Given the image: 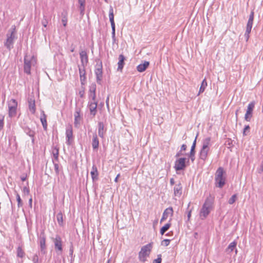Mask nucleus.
I'll use <instances>...</instances> for the list:
<instances>
[{"label":"nucleus","instance_id":"obj_1","mask_svg":"<svg viewBox=\"0 0 263 263\" xmlns=\"http://www.w3.org/2000/svg\"><path fill=\"white\" fill-rule=\"evenodd\" d=\"M15 34V26H12L7 34V39L6 42L4 43V45L9 50L13 48L14 41L17 38Z\"/></svg>","mask_w":263,"mask_h":263},{"label":"nucleus","instance_id":"obj_2","mask_svg":"<svg viewBox=\"0 0 263 263\" xmlns=\"http://www.w3.org/2000/svg\"><path fill=\"white\" fill-rule=\"evenodd\" d=\"M213 199L211 197H208L200 210V216L202 219L205 218L209 214L212 209Z\"/></svg>","mask_w":263,"mask_h":263},{"label":"nucleus","instance_id":"obj_3","mask_svg":"<svg viewBox=\"0 0 263 263\" xmlns=\"http://www.w3.org/2000/svg\"><path fill=\"white\" fill-rule=\"evenodd\" d=\"M225 172L222 167H219L215 173V182L216 186L222 188L226 183V178L223 176Z\"/></svg>","mask_w":263,"mask_h":263},{"label":"nucleus","instance_id":"obj_4","mask_svg":"<svg viewBox=\"0 0 263 263\" xmlns=\"http://www.w3.org/2000/svg\"><path fill=\"white\" fill-rule=\"evenodd\" d=\"M153 248V243L143 246L139 253V259L140 261L144 262L146 260V257L149 256Z\"/></svg>","mask_w":263,"mask_h":263},{"label":"nucleus","instance_id":"obj_5","mask_svg":"<svg viewBox=\"0 0 263 263\" xmlns=\"http://www.w3.org/2000/svg\"><path fill=\"white\" fill-rule=\"evenodd\" d=\"M254 16V13L253 10H252L249 15V18L247 24L246 32L244 35L246 41H248L249 39V34L251 32L252 28Z\"/></svg>","mask_w":263,"mask_h":263},{"label":"nucleus","instance_id":"obj_6","mask_svg":"<svg viewBox=\"0 0 263 263\" xmlns=\"http://www.w3.org/2000/svg\"><path fill=\"white\" fill-rule=\"evenodd\" d=\"M9 116L11 118L16 116L17 102L16 100L12 99L8 102Z\"/></svg>","mask_w":263,"mask_h":263},{"label":"nucleus","instance_id":"obj_7","mask_svg":"<svg viewBox=\"0 0 263 263\" xmlns=\"http://www.w3.org/2000/svg\"><path fill=\"white\" fill-rule=\"evenodd\" d=\"M54 245V248L56 252L58 254H61L63 251L62 241L60 236L57 235L55 238H52Z\"/></svg>","mask_w":263,"mask_h":263},{"label":"nucleus","instance_id":"obj_8","mask_svg":"<svg viewBox=\"0 0 263 263\" xmlns=\"http://www.w3.org/2000/svg\"><path fill=\"white\" fill-rule=\"evenodd\" d=\"M109 18L111 26V35L114 40H115V23L114 21V10L111 6H110L109 11Z\"/></svg>","mask_w":263,"mask_h":263},{"label":"nucleus","instance_id":"obj_9","mask_svg":"<svg viewBox=\"0 0 263 263\" xmlns=\"http://www.w3.org/2000/svg\"><path fill=\"white\" fill-rule=\"evenodd\" d=\"M186 158H180L177 159L175 162L174 168L176 171L183 170L186 167Z\"/></svg>","mask_w":263,"mask_h":263},{"label":"nucleus","instance_id":"obj_10","mask_svg":"<svg viewBox=\"0 0 263 263\" xmlns=\"http://www.w3.org/2000/svg\"><path fill=\"white\" fill-rule=\"evenodd\" d=\"M255 107V102H250L247 107V111L245 116V119L247 121H250L252 117L253 110Z\"/></svg>","mask_w":263,"mask_h":263},{"label":"nucleus","instance_id":"obj_11","mask_svg":"<svg viewBox=\"0 0 263 263\" xmlns=\"http://www.w3.org/2000/svg\"><path fill=\"white\" fill-rule=\"evenodd\" d=\"M95 74L97 83L101 84L102 79V64L101 62H100V64L97 63L96 65Z\"/></svg>","mask_w":263,"mask_h":263},{"label":"nucleus","instance_id":"obj_12","mask_svg":"<svg viewBox=\"0 0 263 263\" xmlns=\"http://www.w3.org/2000/svg\"><path fill=\"white\" fill-rule=\"evenodd\" d=\"M33 60V57H31V58H28V57L26 55L24 58V71L27 74L30 73V68L32 64V62Z\"/></svg>","mask_w":263,"mask_h":263},{"label":"nucleus","instance_id":"obj_13","mask_svg":"<svg viewBox=\"0 0 263 263\" xmlns=\"http://www.w3.org/2000/svg\"><path fill=\"white\" fill-rule=\"evenodd\" d=\"M80 57L82 66L85 67L88 62V57L85 50H82L80 52Z\"/></svg>","mask_w":263,"mask_h":263},{"label":"nucleus","instance_id":"obj_14","mask_svg":"<svg viewBox=\"0 0 263 263\" xmlns=\"http://www.w3.org/2000/svg\"><path fill=\"white\" fill-rule=\"evenodd\" d=\"M81 108L78 107H76L75 112L74 114V124L76 127H78L79 125L80 124V121L81 120Z\"/></svg>","mask_w":263,"mask_h":263},{"label":"nucleus","instance_id":"obj_15","mask_svg":"<svg viewBox=\"0 0 263 263\" xmlns=\"http://www.w3.org/2000/svg\"><path fill=\"white\" fill-rule=\"evenodd\" d=\"M66 143L68 145H70L71 144L70 140L73 137L72 127L71 125H69L66 128Z\"/></svg>","mask_w":263,"mask_h":263},{"label":"nucleus","instance_id":"obj_16","mask_svg":"<svg viewBox=\"0 0 263 263\" xmlns=\"http://www.w3.org/2000/svg\"><path fill=\"white\" fill-rule=\"evenodd\" d=\"M173 209L172 207H169L166 209L163 212L162 217L160 220V222H162V221L166 220L168 216L170 215L171 216H173Z\"/></svg>","mask_w":263,"mask_h":263},{"label":"nucleus","instance_id":"obj_17","mask_svg":"<svg viewBox=\"0 0 263 263\" xmlns=\"http://www.w3.org/2000/svg\"><path fill=\"white\" fill-rule=\"evenodd\" d=\"M182 186L180 182L176 184L174 187V194L175 196L180 197L182 195Z\"/></svg>","mask_w":263,"mask_h":263},{"label":"nucleus","instance_id":"obj_18","mask_svg":"<svg viewBox=\"0 0 263 263\" xmlns=\"http://www.w3.org/2000/svg\"><path fill=\"white\" fill-rule=\"evenodd\" d=\"M88 107L90 112V114L95 116L97 113V102L90 101L88 103Z\"/></svg>","mask_w":263,"mask_h":263},{"label":"nucleus","instance_id":"obj_19","mask_svg":"<svg viewBox=\"0 0 263 263\" xmlns=\"http://www.w3.org/2000/svg\"><path fill=\"white\" fill-rule=\"evenodd\" d=\"M125 57L122 54H121L119 55L118 60L119 61L118 62V71H122L124 65L125 64L124 61L125 60Z\"/></svg>","mask_w":263,"mask_h":263},{"label":"nucleus","instance_id":"obj_20","mask_svg":"<svg viewBox=\"0 0 263 263\" xmlns=\"http://www.w3.org/2000/svg\"><path fill=\"white\" fill-rule=\"evenodd\" d=\"M79 74L80 77V81L82 85H84L86 81V72L85 67H80L79 68Z\"/></svg>","mask_w":263,"mask_h":263},{"label":"nucleus","instance_id":"obj_21","mask_svg":"<svg viewBox=\"0 0 263 263\" xmlns=\"http://www.w3.org/2000/svg\"><path fill=\"white\" fill-rule=\"evenodd\" d=\"M99 141L96 133L93 134L92 140V146L94 150L98 149Z\"/></svg>","mask_w":263,"mask_h":263},{"label":"nucleus","instance_id":"obj_22","mask_svg":"<svg viewBox=\"0 0 263 263\" xmlns=\"http://www.w3.org/2000/svg\"><path fill=\"white\" fill-rule=\"evenodd\" d=\"M90 175L93 181L98 179L99 173L98 172L97 167L95 165H92V170L90 172Z\"/></svg>","mask_w":263,"mask_h":263},{"label":"nucleus","instance_id":"obj_23","mask_svg":"<svg viewBox=\"0 0 263 263\" xmlns=\"http://www.w3.org/2000/svg\"><path fill=\"white\" fill-rule=\"evenodd\" d=\"M209 149H210L209 148L202 147V148L201 149L200 152V156H199L200 158L201 159H202L203 160H206Z\"/></svg>","mask_w":263,"mask_h":263},{"label":"nucleus","instance_id":"obj_24","mask_svg":"<svg viewBox=\"0 0 263 263\" xmlns=\"http://www.w3.org/2000/svg\"><path fill=\"white\" fill-rule=\"evenodd\" d=\"M149 65V62L144 61V63L139 64L137 67V70L140 72H143L147 69V68L148 67Z\"/></svg>","mask_w":263,"mask_h":263},{"label":"nucleus","instance_id":"obj_25","mask_svg":"<svg viewBox=\"0 0 263 263\" xmlns=\"http://www.w3.org/2000/svg\"><path fill=\"white\" fill-rule=\"evenodd\" d=\"M104 134V125L103 122H99L98 123V135L101 137L103 138Z\"/></svg>","mask_w":263,"mask_h":263},{"label":"nucleus","instance_id":"obj_26","mask_svg":"<svg viewBox=\"0 0 263 263\" xmlns=\"http://www.w3.org/2000/svg\"><path fill=\"white\" fill-rule=\"evenodd\" d=\"M24 131H25V133L27 135H28L29 136H30V137L32 138V143H34V136L35 135V132L34 130L31 129L29 127L25 128L24 129Z\"/></svg>","mask_w":263,"mask_h":263},{"label":"nucleus","instance_id":"obj_27","mask_svg":"<svg viewBox=\"0 0 263 263\" xmlns=\"http://www.w3.org/2000/svg\"><path fill=\"white\" fill-rule=\"evenodd\" d=\"M29 108L32 114H34L35 111V105L34 100L30 99L28 100Z\"/></svg>","mask_w":263,"mask_h":263},{"label":"nucleus","instance_id":"obj_28","mask_svg":"<svg viewBox=\"0 0 263 263\" xmlns=\"http://www.w3.org/2000/svg\"><path fill=\"white\" fill-rule=\"evenodd\" d=\"M237 245V242L235 241H234L230 243L228 247V248L226 249V252H228V253H230L232 252L234 249L236 248Z\"/></svg>","mask_w":263,"mask_h":263},{"label":"nucleus","instance_id":"obj_29","mask_svg":"<svg viewBox=\"0 0 263 263\" xmlns=\"http://www.w3.org/2000/svg\"><path fill=\"white\" fill-rule=\"evenodd\" d=\"M78 3L80 5L79 9L80 13L81 14L83 15L85 8V0H78Z\"/></svg>","mask_w":263,"mask_h":263},{"label":"nucleus","instance_id":"obj_30","mask_svg":"<svg viewBox=\"0 0 263 263\" xmlns=\"http://www.w3.org/2000/svg\"><path fill=\"white\" fill-rule=\"evenodd\" d=\"M41 121L42 122L43 128L44 130L47 129V123L46 119V115L44 113H43V116L41 117Z\"/></svg>","mask_w":263,"mask_h":263},{"label":"nucleus","instance_id":"obj_31","mask_svg":"<svg viewBox=\"0 0 263 263\" xmlns=\"http://www.w3.org/2000/svg\"><path fill=\"white\" fill-rule=\"evenodd\" d=\"M171 226V223L168 222L165 224L163 227H162L160 229V234L161 235H163L170 228Z\"/></svg>","mask_w":263,"mask_h":263},{"label":"nucleus","instance_id":"obj_32","mask_svg":"<svg viewBox=\"0 0 263 263\" xmlns=\"http://www.w3.org/2000/svg\"><path fill=\"white\" fill-rule=\"evenodd\" d=\"M206 86H207V82H206V79H204L201 83V86H200V87L199 89V93H202L204 91Z\"/></svg>","mask_w":263,"mask_h":263},{"label":"nucleus","instance_id":"obj_33","mask_svg":"<svg viewBox=\"0 0 263 263\" xmlns=\"http://www.w3.org/2000/svg\"><path fill=\"white\" fill-rule=\"evenodd\" d=\"M59 148L55 147L53 148L52 149V154H53V156L55 159V160H56L57 161H58L59 160Z\"/></svg>","mask_w":263,"mask_h":263},{"label":"nucleus","instance_id":"obj_34","mask_svg":"<svg viewBox=\"0 0 263 263\" xmlns=\"http://www.w3.org/2000/svg\"><path fill=\"white\" fill-rule=\"evenodd\" d=\"M57 219L59 225L62 226L63 221V217L61 212H60L57 214Z\"/></svg>","mask_w":263,"mask_h":263},{"label":"nucleus","instance_id":"obj_35","mask_svg":"<svg viewBox=\"0 0 263 263\" xmlns=\"http://www.w3.org/2000/svg\"><path fill=\"white\" fill-rule=\"evenodd\" d=\"M40 243L42 250L45 249L46 248V239L44 237L40 238Z\"/></svg>","mask_w":263,"mask_h":263},{"label":"nucleus","instance_id":"obj_36","mask_svg":"<svg viewBox=\"0 0 263 263\" xmlns=\"http://www.w3.org/2000/svg\"><path fill=\"white\" fill-rule=\"evenodd\" d=\"M25 253L21 247H18L17 249V256L19 257L23 258L24 256Z\"/></svg>","mask_w":263,"mask_h":263},{"label":"nucleus","instance_id":"obj_37","mask_svg":"<svg viewBox=\"0 0 263 263\" xmlns=\"http://www.w3.org/2000/svg\"><path fill=\"white\" fill-rule=\"evenodd\" d=\"M210 141H211V138L210 137L206 138L203 140L202 147H206V148H209V146L210 145Z\"/></svg>","mask_w":263,"mask_h":263},{"label":"nucleus","instance_id":"obj_38","mask_svg":"<svg viewBox=\"0 0 263 263\" xmlns=\"http://www.w3.org/2000/svg\"><path fill=\"white\" fill-rule=\"evenodd\" d=\"M236 198H237V195L236 194H234L233 195L229 200L228 201V203L230 204H233L236 200Z\"/></svg>","mask_w":263,"mask_h":263},{"label":"nucleus","instance_id":"obj_39","mask_svg":"<svg viewBox=\"0 0 263 263\" xmlns=\"http://www.w3.org/2000/svg\"><path fill=\"white\" fill-rule=\"evenodd\" d=\"M16 200L17 201L18 206V207L22 206L23 205V203H22V200L21 199L20 196L18 193H16Z\"/></svg>","mask_w":263,"mask_h":263},{"label":"nucleus","instance_id":"obj_40","mask_svg":"<svg viewBox=\"0 0 263 263\" xmlns=\"http://www.w3.org/2000/svg\"><path fill=\"white\" fill-rule=\"evenodd\" d=\"M4 116L2 115H0V130H1L4 127Z\"/></svg>","mask_w":263,"mask_h":263},{"label":"nucleus","instance_id":"obj_41","mask_svg":"<svg viewBox=\"0 0 263 263\" xmlns=\"http://www.w3.org/2000/svg\"><path fill=\"white\" fill-rule=\"evenodd\" d=\"M190 158L192 162H193L195 159V153H191L186 154Z\"/></svg>","mask_w":263,"mask_h":263},{"label":"nucleus","instance_id":"obj_42","mask_svg":"<svg viewBox=\"0 0 263 263\" xmlns=\"http://www.w3.org/2000/svg\"><path fill=\"white\" fill-rule=\"evenodd\" d=\"M96 85L95 84H92L90 86L89 92L90 93H96Z\"/></svg>","mask_w":263,"mask_h":263},{"label":"nucleus","instance_id":"obj_43","mask_svg":"<svg viewBox=\"0 0 263 263\" xmlns=\"http://www.w3.org/2000/svg\"><path fill=\"white\" fill-rule=\"evenodd\" d=\"M23 192L25 195H28L30 193V190L28 187L24 186L23 189Z\"/></svg>","mask_w":263,"mask_h":263},{"label":"nucleus","instance_id":"obj_44","mask_svg":"<svg viewBox=\"0 0 263 263\" xmlns=\"http://www.w3.org/2000/svg\"><path fill=\"white\" fill-rule=\"evenodd\" d=\"M161 261H162L161 255V254H159V255H158V258L157 259H154L153 260V263H161Z\"/></svg>","mask_w":263,"mask_h":263},{"label":"nucleus","instance_id":"obj_45","mask_svg":"<svg viewBox=\"0 0 263 263\" xmlns=\"http://www.w3.org/2000/svg\"><path fill=\"white\" fill-rule=\"evenodd\" d=\"M53 163L54 164V170H55V173L57 175H58L59 174V165L58 163H55L53 161Z\"/></svg>","mask_w":263,"mask_h":263},{"label":"nucleus","instance_id":"obj_46","mask_svg":"<svg viewBox=\"0 0 263 263\" xmlns=\"http://www.w3.org/2000/svg\"><path fill=\"white\" fill-rule=\"evenodd\" d=\"M48 24L47 18L46 16H44L43 20L42 21V24L44 27H46Z\"/></svg>","mask_w":263,"mask_h":263},{"label":"nucleus","instance_id":"obj_47","mask_svg":"<svg viewBox=\"0 0 263 263\" xmlns=\"http://www.w3.org/2000/svg\"><path fill=\"white\" fill-rule=\"evenodd\" d=\"M170 239H164L162 242H161V245H163L164 246H168V245L170 244Z\"/></svg>","mask_w":263,"mask_h":263},{"label":"nucleus","instance_id":"obj_48","mask_svg":"<svg viewBox=\"0 0 263 263\" xmlns=\"http://www.w3.org/2000/svg\"><path fill=\"white\" fill-rule=\"evenodd\" d=\"M32 261L33 263H39V257L37 254L33 255L32 257Z\"/></svg>","mask_w":263,"mask_h":263},{"label":"nucleus","instance_id":"obj_49","mask_svg":"<svg viewBox=\"0 0 263 263\" xmlns=\"http://www.w3.org/2000/svg\"><path fill=\"white\" fill-rule=\"evenodd\" d=\"M89 96V98L92 99L91 101H96V93H90Z\"/></svg>","mask_w":263,"mask_h":263},{"label":"nucleus","instance_id":"obj_50","mask_svg":"<svg viewBox=\"0 0 263 263\" xmlns=\"http://www.w3.org/2000/svg\"><path fill=\"white\" fill-rule=\"evenodd\" d=\"M67 22V17L65 16L63 17V18L62 19V22L64 26L65 27L66 26Z\"/></svg>","mask_w":263,"mask_h":263},{"label":"nucleus","instance_id":"obj_51","mask_svg":"<svg viewBox=\"0 0 263 263\" xmlns=\"http://www.w3.org/2000/svg\"><path fill=\"white\" fill-rule=\"evenodd\" d=\"M187 146L186 144H182L180 148V152L185 151L186 150Z\"/></svg>","mask_w":263,"mask_h":263},{"label":"nucleus","instance_id":"obj_52","mask_svg":"<svg viewBox=\"0 0 263 263\" xmlns=\"http://www.w3.org/2000/svg\"><path fill=\"white\" fill-rule=\"evenodd\" d=\"M250 129V126H249V125H246V126H245V128H244V129H243V135H246L245 133H246V130H248V129Z\"/></svg>","mask_w":263,"mask_h":263},{"label":"nucleus","instance_id":"obj_53","mask_svg":"<svg viewBox=\"0 0 263 263\" xmlns=\"http://www.w3.org/2000/svg\"><path fill=\"white\" fill-rule=\"evenodd\" d=\"M195 147H196V146L194 145H192L191 148L190 152L195 153Z\"/></svg>","mask_w":263,"mask_h":263},{"label":"nucleus","instance_id":"obj_54","mask_svg":"<svg viewBox=\"0 0 263 263\" xmlns=\"http://www.w3.org/2000/svg\"><path fill=\"white\" fill-rule=\"evenodd\" d=\"M191 212H192V210H190L188 211V213H187V220H190V217L191 216Z\"/></svg>","mask_w":263,"mask_h":263},{"label":"nucleus","instance_id":"obj_55","mask_svg":"<svg viewBox=\"0 0 263 263\" xmlns=\"http://www.w3.org/2000/svg\"><path fill=\"white\" fill-rule=\"evenodd\" d=\"M170 184L171 185H173L175 184V180H174V178H172L170 179Z\"/></svg>","mask_w":263,"mask_h":263},{"label":"nucleus","instance_id":"obj_56","mask_svg":"<svg viewBox=\"0 0 263 263\" xmlns=\"http://www.w3.org/2000/svg\"><path fill=\"white\" fill-rule=\"evenodd\" d=\"M181 155H182V154H181V152H180V151L179 152H178L176 154L175 157H178L180 156Z\"/></svg>","mask_w":263,"mask_h":263},{"label":"nucleus","instance_id":"obj_57","mask_svg":"<svg viewBox=\"0 0 263 263\" xmlns=\"http://www.w3.org/2000/svg\"><path fill=\"white\" fill-rule=\"evenodd\" d=\"M32 198L31 197V198L29 199V205H30V206L31 207L32 206Z\"/></svg>","mask_w":263,"mask_h":263},{"label":"nucleus","instance_id":"obj_58","mask_svg":"<svg viewBox=\"0 0 263 263\" xmlns=\"http://www.w3.org/2000/svg\"><path fill=\"white\" fill-rule=\"evenodd\" d=\"M119 176H120V174L117 175V176H116V177L115 179V182H118V178L119 177Z\"/></svg>","mask_w":263,"mask_h":263},{"label":"nucleus","instance_id":"obj_59","mask_svg":"<svg viewBox=\"0 0 263 263\" xmlns=\"http://www.w3.org/2000/svg\"><path fill=\"white\" fill-rule=\"evenodd\" d=\"M109 97H108L106 100V104L107 107H108Z\"/></svg>","mask_w":263,"mask_h":263},{"label":"nucleus","instance_id":"obj_60","mask_svg":"<svg viewBox=\"0 0 263 263\" xmlns=\"http://www.w3.org/2000/svg\"><path fill=\"white\" fill-rule=\"evenodd\" d=\"M197 136H196L193 143V144L192 145H194L195 146H196V139H197Z\"/></svg>","mask_w":263,"mask_h":263},{"label":"nucleus","instance_id":"obj_61","mask_svg":"<svg viewBox=\"0 0 263 263\" xmlns=\"http://www.w3.org/2000/svg\"><path fill=\"white\" fill-rule=\"evenodd\" d=\"M70 254L72 255V253H73V248H72V247L70 248Z\"/></svg>","mask_w":263,"mask_h":263},{"label":"nucleus","instance_id":"obj_62","mask_svg":"<svg viewBox=\"0 0 263 263\" xmlns=\"http://www.w3.org/2000/svg\"><path fill=\"white\" fill-rule=\"evenodd\" d=\"M21 180H22L23 181H24L26 180V177H22V178H21Z\"/></svg>","mask_w":263,"mask_h":263},{"label":"nucleus","instance_id":"obj_63","mask_svg":"<svg viewBox=\"0 0 263 263\" xmlns=\"http://www.w3.org/2000/svg\"><path fill=\"white\" fill-rule=\"evenodd\" d=\"M75 48L74 47L72 48L71 49V52H73L74 51Z\"/></svg>","mask_w":263,"mask_h":263},{"label":"nucleus","instance_id":"obj_64","mask_svg":"<svg viewBox=\"0 0 263 263\" xmlns=\"http://www.w3.org/2000/svg\"><path fill=\"white\" fill-rule=\"evenodd\" d=\"M80 95L81 97H83V92H80Z\"/></svg>","mask_w":263,"mask_h":263}]
</instances>
